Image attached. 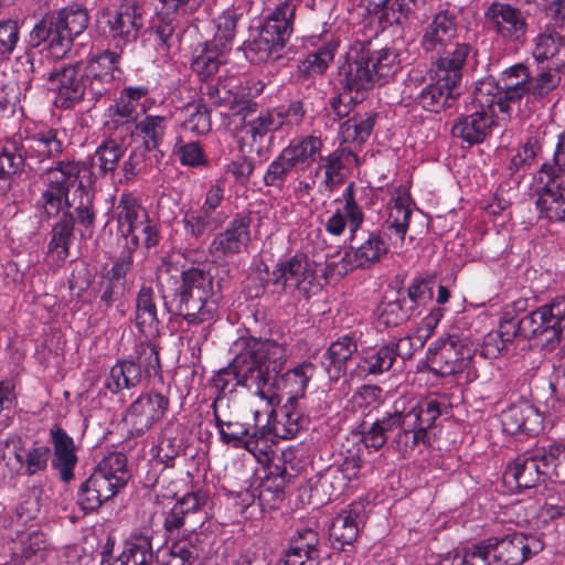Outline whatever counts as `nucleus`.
<instances>
[{
    "label": "nucleus",
    "mask_w": 565,
    "mask_h": 565,
    "mask_svg": "<svg viewBox=\"0 0 565 565\" xmlns=\"http://www.w3.org/2000/svg\"><path fill=\"white\" fill-rule=\"evenodd\" d=\"M287 348L275 340L260 339L258 395L265 398L268 394L281 392L287 395L286 402L298 403L305 395L309 381L316 373V365L305 361L281 373L287 362Z\"/></svg>",
    "instance_id": "f257e3e1"
},
{
    "label": "nucleus",
    "mask_w": 565,
    "mask_h": 565,
    "mask_svg": "<svg viewBox=\"0 0 565 565\" xmlns=\"http://www.w3.org/2000/svg\"><path fill=\"white\" fill-rule=\"evenodd\" d=\"M172 295L174 315L182 317L189 324L199 326L211 322L217 310V298L211 277L203 268L190 267L181 271Z\"/></svg>",
    "instance_id": "f03ea898"
},
{
    "label": "nucleus",
    "mask_w": 565,
    "mask_h": 565,
    "mask_svg": "<svg viewBox=\"0 0 565 565\" xmlns=\"http://www.w3.org/2000/svg\"><path fill=\"white\" fill-rule=\"evenodd\" d=\"M300 0H284L265 19L257 34L245 43L244 53L253 64H262L279 57L294 32L296 11Z\"/></svg>",
    "instance_id": "7ed1b4c3"
},
{
    "label": "nucleus",
    "mask_w": 565,
    "mask_h": 565,
    "mask_svg": "<svg viewBox=\"0 0 565 565\" xmlns=\"http://www.w3.org/2000/svg\"><path fill=\"white\" fill-rule=\"evenodd\" d=\"M499 94L495 81L491 77L477 82L471 103V113L456 119L451 128L455 138L468 147L482 143L492 135L497 126V103Z\"/></svg>",
    "instance_id": "20e7f679"
},
{
    "label": "nucleus",
    "mask_w": 565,
    "mask_h": 565,
    "mask_svg": "<svg viewBox=\"0 0 565 565\" xmlns=\"http://www.w3.org/2000/svg\"><path fill=\"white\" fill-rule=\"evenodd\" d=\"M130 479L127 457L111 452L94 469L77 492V504L85 512L96 511L104 502L114 498Z\"/></svg>",
    "instance_id": "39448f33"
},
{
    "label": "nucleus",
    "mask_w": 565,
    "mask_h": 565,
    "mask_svg": "<svg viewBox=\"0 0 565 565\" xmlns=\"http://www.w3.org/2000/svg\"><path fill=\"white\" fill-rule=\"evenodd\" d=\"M96 23L115 49L122 51L126 44L137 40L143 26V11L136 0H122L118 6L99 9Z\"/></svg>",
    "instance_id": "423d86ee"
},
{
    "label": "nucleus",
    "mask_w": 565,
    "mask_h": 565,
    "mask_svg": "<svg viewBox=\"0 0 565 565\" xmlns=\"http://www.w3.org/2000/svg\"><path fill=\"white\" fill-rule=\"evenodd\" d=\"M242 350L235 355L231 364L222 369L213 379L214 386L220 393H232L237 386H244L258 394L259 374V350L260 339H242Z\"/></svg>",
    "instance_id": "0eeeda50"
},
{
    "label": "nucleus",
    "mask_w": 565,
    "mask_h": 565,
    "mask_svg": "<svg viewBox=\"0 0 565 565\" xmlns=\"http://www.w3.org/2000/svg\"><path fill=\"white\" fill-rule=\"evenodd\" d=\"M367 60V43L355 41L345 54V62L339 67V85L344 94L350 95L353 106L362 103L379 85Z\"/></svg>",
    "instance_id": "6e6552de"
},
{
    "label": "nucleus",
    "mask_w": 565,
    "mask_h": 565,
    "mask_svg": "<svg viewBox=\"0 0 565 565\" xmlns=\"http://www.w3.org/2000/svg\"><path fill=\"white\" fill-rule=\"evenodd\" d=\"M556 168L541 166L533 175L536 210L540 218L550 222L565 221V179L556 178Z\"/></svg>",
    "instance_id": "1a4fd4ad"
},
{
    "label": "nucleus",
    "mask_w": 565,
    "mask_h": 565,
    "mask_svg": "<svg viewBox=\"0 0 565 565\" xmlns=\"http://www.w3.org/2000/svg\"><path fill=\"white\" fill-rule=\"evenodd\" d=\"M475 353L476 350L458 335H447L429 345L427 360L435 366L438 374L449 376L463 372L471 363Z\"/></svg>",
    "instance_id": "9d476101"
},
{
    "label": "nucleus",
    "mask_w": 565,
    "mask_h": 565,
    "mask_svg": "<svg viewBox=\"0 0 565 565\" xmlns=\"http://www.w3.org/2000/svg\"><path fill=\"white\" fill-rule=\"evenodd\" d=\"M270 282L291 297H308L315 281V271L303 254H297L277 264L270 274Z\"/></svg>",
    "instance_id": "9b49d317"
},
{
    "label": "nucleus",
    "mask_w": 565,
    "mask_h": 565,
    "mask_svg": "<svg viewBox=\"0 0 565 565\" xmlns=\"http://www.w3.org/2000/svg\"><path fill=\"white\" fill-rule=\"evenodd\" d=\"M561 339L565 340V301L556 299L532 310V347L552 350Z\"/></svg>",
    "instance_id": "f8f14e48"
},
{
    "label": "nucleus",
    "mask_w": 565,
    "mask_h": 565,
    "mask_svg": "<svg viewBox=\"0 0 565 565\" xmlns=\"http://www.w3.org/2000/svg\"><path fill=\"white\" fill-rule=\"evenodd\" d=\"M170 406L167 394L151 390L140 394L125 411L124 420L135 436H142L160 422Z\"/></svg>",
    "instance_id": "ddd939ff"
},
{
    "label": "nucleus",
    "mask_w": 565,
    "mask_h": 565,
    "mask_svg": "<svg viewBox=\"0 0 565 565\" xmlns=\"http://www.w3.org/2000/svg\"><path fill=\"white\" fill-rule=\"evenodd\" d=\"M503 86L495 82L500 100L497 103V107L500 113L512 114L524 116V109L521 108L524 99V106L526 107L530 102V71L524 64H516L503 73L502 77Z\"/></svg>",
    "instance_id": "4468645a"
},
{
    "label": "nucleus",
    "mask_w": 565,
    "mask_h": 565,
    "mask_svg": "<svg viewBox=\"0 0 565 565\" xmlns=\"http://www.w3.org/2000/svg\"><path fill=\"white\" fill-rule=\"evenodd\" d=\"M503 86L495 82L500 100L497 103V107L500 113L512 114L524 116V109L521 108L524 99V106L526 107L530 102V71L524 64H516L503 73L502 77Z\"/></svg>",
    "instance_id": "2eb2a0df"
},
{
    "label": "nucleus",
    "mask_w": 565,
    "mask_h": 565,
    "mask_svg": "<svg viewBox=\"0 0 565 565\" xmlns=\"http://www.w3.org/2000/svg\"><path fill=\"white\" fill-rule=\"evenodd\" d=\"M47 81L54 86V105L61 109H72L85 98V76L82 62L56 68L49 73Z\"/></svg>",
    "instance_id": "dca6fc26"
},
{
    "label": "nucleus",
    "mask_w": 565,
    "mask_h": 565,
    "mask_svg": "<svg viewBox=\"0 0 565 565\" xmlns=\"http://www.w3.org/2000/svg\"><path fill=\"white\" fill-rule=\"evenodd\" d=\"M483 19L488 30L503 40L518 41L527 31L526 17L510 3L492 2L484 10Z\"/></svg>",
    "instance_id": "f3484780"
},
{
    "label": "nucleus",
    "mask_w": 565,
    "mask_h": 565,
    "mask_svg": "<svg viewBox=\"0 0 565 565\" xmlns=\"http://www.w3.org/2000/svg\"><path fill=\"white\" fill-rule=\"evenodd\" d=\"M249 214H236L226 228L217 233L209 246V253L215 259H224L241 254L250 242Z\"/></svg>",
    "instance_id": "a211bd4d"
},
{
    "label": "nucleus",
    "mask_w": 565,
    "mask_h": 565,
    "mask_svg": "<svg viewBox=\"0 0 565 565\" xmlns=\"http://www.w3.org/2000/svg\"><path fill=\"white\" fill-rule=\"evenodd\" d=\"M388 253L386 234L375 230L367 232L355 246L344 252L342 262L351 269H370L379 264Z\"/></svg>",
    "instance_id": "6ab92c4d"
},
{
    "label": "nucleus",
    "mask_w": 565,
    "mask_h": 565,
    "mask_svg": "<svg viewBox=\"0 0 565 565\" xmlns=\"http://www.w3.org/2000/svg\"><path fill=\"white\" fill-rule=\"evenodd\" d=\"M472 46L467 42L454 41L443 49L434 51L437 54L431 63L430 74H437L447 81L461 84L463 68L472 53Z\"/></svg>",
    "instance_id": "aec40b11"
},
{
    "label": "nucleus",
    "mask_w": 565,
    "mask_h": 565,
    "mask_svg": "<svg viewBox=\"0 0 565 565\" xmlns=\"http://www.w3.org/2000/svg\"><path fill=\"white\" fill-rule=\"evenodd\" d=\"M148 216L138 200L131 193H122L115 206L117 230L124 238L125 249L136 250L139 247L138 224Z\"/></svg>",
    "instance_id": "412c9836"
},
{
    "label": "nucleus",
    "mask_w": 565,
    "mask_h": 565,
    "mask_svg": "<svg viewBox=\"0 0 565 565\" xmlns=\"http://www.w3.org/2000/svg\"><path fill=\"white\" fill-rule=\"evenodd\" d=\"M458 35V14L455 10H440L423 30L420 47L426 53L456 41Z\"/></svg>",
    "instance_id": "4be33fe9"
},
{
    "label": "nucleus",
    "mask_w": 565,
    "mask_h": 565,
    "mask_svg": "<svg viewBox=\"0 0 565 565\" xmlns=\"http://www.w3.org/2000/svg\"><path fill=\"white\" fill-rule=\"evenodd\" d=\"M125 150L124 143L115 138L105 139L96 148L94 154L83 161L87 171L85 179L88 185L95 184L99 178H105L108 173L113 174L124 157Z\"/></svg>",
    "instance_id": "5701e85b"
},
{
    "label": "nucleus",
    "mask_w": 565,
    "mask_h": 565,
    "mask_svg": "<svg viewBox=\"0 0 565 565\" xmlns=\"http://www.w3.org/2000/svg\"><path fill=\"white\" fill-rule=\"evenodd\" d=\"M344 205L342 210H337L326 222V231L333 235L343 234L347 225L350 230V239L356 238V233L364 222V213L355 199V185L350 183L343 191Z\"/></svg>",
    "instance_id": "b1692460"
},
{
    "label": "nucleus",
    "mask_w": 565,
    "mask_h": 565,
    "mask_svg": "<svg viewBox=\"0 0 565 565\" xmlns=\"http://www.w3.org/2000/svg\"><path fill=\"white\" fill-rule=\"evenodd\" d=\"M431 83L425 86L415 102L425 110L440 113L450 108L460 95L461 84L447 81L437 74H430Z\"/></svg>",
    "instance_id": "393cba45"
},
{
    "label": "nucleus",
    "mask_w": 565,
    "mask_h": 565,
    "mask_svg": "<svg viewBox=\"0 0 565 565\" xmlns=\"http://www.w3.org/2000/svg\"><path fill=\"white\" fill-rule=\"evenodd\" d=\"M365 520V504L362 501H354L333 519L330 537L341 547L351 545L356 541Z\"/></svg>",
    "instance_id": "a878e982"
},
{
    "label": "nucleus",
    "mask_w": 565,
    "mask_h": 565,
    "mask_svg": "<svg viewBox=\"0 0 565 565\" xmlns=\"http://www.w3.org/2000/svg\"><path fill=\"white\" fill-rule=\"evenodd\" d=\"M50 438L53 446V459L51 466L60 472L64 482L74 479V468L78 461L74 439L58 425L50 429Z\"/></svg>",
    "instance_id": "bb28decb"
},
{
    "label": "nucleus",
    "mask_w": 565,
    "mask_h": 565,
    "mask_svg": "<svg viewBox=\"0 0 565 565\" xmlns=\"http://www.w3.org/2000/svg\"><path fill=\"white\" fill-rule=\"evenodd\" d=\"M85 174L87 171L83 161L60 160L54 166L46 167L40 178L45 186L70 195V190L75 184L78 186L81 181L87 184Z\"/></svg>",
    "instance_id": "cd10ccee"
},
{
    "label": "nucleus",
    "mask_w": 565,
    "mask_h": 565,
    "mask_svg": "<svg viewBox=\"0 0 565 565\" xmlns=\"http://www.w3.org/2000/svg\"><path fill=\"white\" fill-rule=\"evenodd\" d=\"M278 116L271 108L262 110L256 117L245 122V132L250 139V148L257 156H266L274 142V132L281 130Z\"/></svg>",
    "instance_id": "c85d7f7f"
},
{
    "label": "nucleus",
    "mask_w": 565,
    "mask_h": 565,
    "mask_svg": "<svg viewBox=\"0 0 565 565\" xmlns=\"http://www.w3.org/2000/svg\"><path fill=\"white\" fill-rule=\"evenodd\" d=\"M92 185L79 182L67 210L63 213L71 214L73 226L77 224L82 236L90 237L94 233L96 221V209L94 204V194L90 193Z\"/></svg>",
    "instance_id": "c756f323"
},
{
    "label": "nucleus",
    "mask_w": 565,
    "mask_h": 565,
    "mask_svg": "<svg viewBox=\"0 0 565 565\" xmlns=\"http://www.w3.org/2000/svg\"><path fill=\"white\" fill-rule=\"evenodd\" d=\"M22 150L32 164H41L63 152V141L56 129H44L28 135L22 142Z\"/></svg>",
    "instance_id": "7c9ffc66"
},
{
    "label": "nucleus",
    "mask_w": 565,
    "mask_h": 565,
    "mask_svg": "<svg viewBox=\"0 0 565 565\" xmlns=\"http://www.w3.org/2000/svg\"><path fill=\"white\" fill-rule=\"evenodd\" d=\"M135 324L145 337L159 334L161 321L157 306V295L151 286H141L136 296Z\"/></svg>",
    "instance_id": "2f4dec72"
},
{
    "label": "nucleus",
    "mask_w": 565,
    "mask_h": 565,
    "mask_svg": "<svg viewBox=\"0 0 565 565\" xmlns=\"http://www.w3.org/2000/svg\"><path fill=\"white\" fill-rule=\"evenodd\" d=\"M488 545L495 565H521L527 557L526 536L522 533L508 534L504 537H490Z\"/></svg>",
    "instance_id": "473e14b6"
},
{
    "label": "nucleus",
    "mask_w": 565,
    "mask_h": 565,
    "mask_svg": "<svg viewBox=\"0 0 565 565\" xmlns=\"http://www.w3.org/2000/svg\"><path fill=\"white\" fill-rule=\"evenodd\" d=\"M74 228L73 220L68 213H62L58 221L52 227L46 258L56 268H60L70 256Z\"/></svg>",
    "instance_id": "72a5a7b5"
},
{
    "label": "nucleus",
    "mask_w": 565,
    "mask_h": 565,
    "mask_svg": "<svg viewBox=\"0 0 565 565\" xmlns=\"http://www.w3.org/2000/svg\"><path fill=\"white\" fill-rule=\"evenodd\" d=\"M36 167L15 142L3 147L0 152V189L7 191L11 186V179L22 173L35 172Z\"/></svg>",
    "instance_id": "f704fd0d"
},
{
    "label": "nucleus",
    "mask_w": 565,
    "mask_h": 565,
    "mask_svg": "<svg viewBox=\"0 0 565 565\" xmlns=\"http://www.w3.org/2000/svg\"><path fill=\"white\" fill-rule=\"evenodd\" d=\"M358 351L354 338L345 334L332 342L322 355V365L332 380H338L345 373L347 362Z\"/></svg>",
    "instance_id": "c9c22d12"
},
{
    "label": "nucleus",
    "mask_w": 565,
    "mask_h": 565,
    "mask_svg": "<svg viewBox=\"0 0 565 565\" xmlns=\"http://www.w3.org/2000/svg\"><path fill=\"white\" fill-rule=\"evenodd\" d=\"M322 149V140L313 135L299 136L289 141L280 151L295 168L308 167L317 160Z\"/></svg>",
    "instance_id": "e433bc0d"
},
{
    "label": "nucleus",
    "mask_w": 565,
    "mask_h": 565,
    "mask_svg": "<svg viewBox=\"0 0 565 565\" xmlns=\"http://www.w3.org/2000/svg\"><path fill=\"white\" fill-rule=\"evenodd\" d=\"M143 379L142 371L134 360L117 361L105 379L104 386L111 394H119L124 390L137 387Z\"/></svg>",
    "instance_id": "4c0bfd02"
},
{
    "label": "nucleus",
    "mask_w": 565,
    "mask_h": 565,
    "mask_svg": "<svg viewBox=\"0 0 565 565\" xmlns=\"http://www.w3.org/2000/svg\"><path fill=\"white\" fill-rule=\"evenodd\" d=\"M352 164H359L358 156L350 149L338 148L328 156H320V168H323V184L327 190L332 191L337 183L342 182V170L349 169Z\"/></svg>",
    "instance_id": "58836bf2"
},
{
    "label": "nucleus",
    "mask_w": 565,
    "mask_h": 565,
    "mask_svg": "<svg viewBox=\"0 0 565 565\" xmlns=\"http://www.w3.org/2000/svg\"><path fill=\"white\" fill-rule=\"evenodd\" d=\"M51 550L46 535L32 531L21 539L20 553H13L10 565H41Z\"/></svg>",
    "instance_id": "ea45409f"
},
{
    "label": "nucleus",
    "mask_w": 565,
    "mask_h": 565,
    "mask_svg": "<svg viewBox=\"0 0 565 565\" xmlns=\"http://www.w3.org/2000/svg\"><path fill=\"white\" fill-rule=\"evenodd\" d=\"M388 215L383 224L387 231H394L396 237L403 242L408 231L412 215L411 198L406 192H398L387 205Z\"/></svg>",
    "instance_id": "a19ab883"
},
{
    "label": "nucleus",
    "mask_w": 565,
    "mask_h": 565,
    "mask_svg": "<svg viewBox=\"0 0 565 565\" xmlns=\"http://www.w3.org/2000/svg\"><path fill=\"white\" fill-rule=\"evenodd\" d=\"M170 118L160 115H147L136 125L135 135L142 140L146 151L159 150L167 132Z\"/></svg>",
    "instance_id": "79ce46f5"
},
{
    "label": "nucleus",
    "mask_w": 565,
    "mask_h": 565,
    "mask_svg": "<svg viewBox=\"0 0 565 565\" xmlns=\"http://www.w3.org/2000/svg\"><path fill=\"white\" fill-rule=\"evenodd\" d=\"M367 43V55L371 71L375 75L379 85H383L398 70L401 61L394 49L372 50L371 42Z\"/></svg>",
    "instance_id": "37998d69"
},
{
    "label": "nucleus",
    "mask_w": 565,
    "mask_h": 565,
    "mask_svg": "<svg viewBox=\"0 0 565 565\" xmlns=\"http://www.w3.org/2000/svg\"><path fill=\"white\" fill-rule=\"evenodd\" d=\"M285 469L275 466L274 470L262 481L258 499L264 508L276 509L282 502L285 488L289 482Z\"/></svg>",
    "instance_id": "c03bdc74"
},
{
    "label": "nucleus",
    "mask_w": 565,
    "mask_h": 565,
    "mask_svg": "<svg viewBox=\"0 0 565 565\" xmlns=\"http://www.w3.org/2000/svg\"><path fill=\"white\" fill-rule=\"evenodd\" d=\"M395 363V352L387 342L365 351L359 367L365 375L377 376L392 370Z\"/></svg>",
    "instance_id": "a18cd8bd"
},
{
    "label": "nucleus",
    "mask_w": 565,
    "mask_h": 565,
    "mask_svg": "<svg viewBox=\"0 0 565 565\" xmlns=\"http://www.w3.org/2000/svg\"><path fill=\"white\" fill-rule=\"evenodd\" d=\"M225 49L217 43L206 42L201 50H196L191 62V68L202 79H206L218 71L224 63Z\"/></svg>",
    "instance_id": "49530a36"
},
{
    "label": "nucleus",
    "mask_w": 565,
    "mask_h": 565,
    "mask_svg": "<svg viewBox=\"0 0 565 565\" xmlns=\"http://www.w3.org/2000/svg\"><path fill=\"white\" fill-rule=\"evenodd\" d=\"M121 52L104 50L97 54H93L86 62L83 64L84 72L93 76H103L110 81H115L119 75L122 74L120 68L121 61Z\"/></svg>",
    "instance_id": "de8ad7c7"
},
{
    "label": "nucleus",
    "mask_w": 565,
    "mask_h": 565,
    "mask_svg": "<svg viewBox=\"0 0 565 565\" xmlns=\"http://www.w3.org/2000/svg\"><path fill=\"white\" fill-rule=\"evenodd\" d=\"M307 423L298 403L286 402L280 408V419L274 425V435L284 439L295 438Z\"/></svg>",
    "instance_id": "09e8293b"
},
{
    "label": "nucleus",
    "mask_w": 565,
    "mask_h": 565,
    "mask_svg": "<svg viewBox=\"0 0 565 565\" xmlns=\"http://www.w3.org/2000/svg\"><path fill=\"white\" fill-rule=\"evenodd\" d=\"M56 24L66 32L72 41L81 35L88 26L89 14L85 7L73 3L52 14Z\"/></svg>",
    "instance_id": "8fccbe9b"
},
{
    "label": "nucleus",
    "mask_w": 565,
    "mask_h": 565,
    "mask_svg": "<svg viewBox=\"0 0 565 565\" xmlns=\"http://www.w3.org/2000/svg\"><path fill=\"white\" fill-rule=\"evenodd\" d=\"M217 215H210L202 210H192L184 213L182 225L188 237L199 241L204 235L212 233L222 224Z\"/></svg>",
    "instance_id": "3c124183"
},
{
    "label": "nucleus",
    "mask_w": 565,
    "mask_h": 565,
    "mask_svg": "<svg viewBox=\"0 0 565 565\" xmlns=\"http://www.w3.org/2000/svg\"><path fill=\"white\" fill-rule=\"evenodd\" d=\"M51 456L52 449L45 445H33L29 449L15 447L14 450V458L24 469L26 476L45 471Z\"/></svg>",
    "instance_id": "603ef678"
},
{
    "label": "nucleus",
    "mask_w": 565,
    "mask_h": 565,
    "mask_svg": "<svg viewBox=\"0 0 565 565\" xmlns=\"http://www.w3.org/2000/svg\"><path fill=\"white\" fill-rule=\"evenodd\" d=\"M377 115L375 113L355 114L340 125L343 141L363 143L370 137Z\"/></svg>",
    "instance_id": "864d4df0"
},
{
    "label": "nucleus",
    "mask_w": 565,
    "mask_h": 565,
    "mask_svg": "<svg viewBox=\"0 0 565 565\" xmlns=\"http://www.w3.org/2000/svg\"><path fill=\"white\" fill-rule=\"evenodd\" d=\"M185 117L182 121V129L194 136H204L212 129L211 113L202 102L188 105L184 109Z\"/></svg>",
    "instance_id": "5fc2aeb1"
},
{
    "label": "nucleus",
    "mask_w": 565,
    "mask_h": 565,
    "mask_svg": "<svg viewBox=\"0 0 565 565\" xmlns=\"http://www.w3.org/2000/svg\"><path fill=\"white\" fill-rule=\"evenodd\" d=\"M148 94L145 86L126 87L120 92L119 97L115 100L107 111H111L119 117H125L134 122H138V102Z\"/></svg>",
    "instance_id": "6e6d98bb"
},
{
    "label": "nucleus",
    "mask_w": 565,
    "mask_h": 565,
    "mask_svg": "<svg viewBox=\"0 0 565 565\" xmlns=\"http://www.w3.org/2000/svg\"><path fill=\"white\" fill-rule=\"evenodd\" d=\"M338 46L337 42L331 41L309 53L299 65V71L305 76L322 75L333 62Z\"/></svg>",
    "instance_id": "4d7b16f0"
},
{
    "label": "nucleus",
    "mask_w": 565,
    "mask_h": 565,
    "mask_svg": "<svg viewBox=\"0 0 565 565\" xmlns=\"http://www.w3.org/2000/svg\"><path fill=\"white\" fill-rule=\"evenodd\" d=\"M561 82V73L555 62L536 65V74L532 76V96L545 97Z\"/></svg>",
    "instance_id": "13d9d810"
},
{
    "label": "nucleus",
    "mask_w": 565,
    "mask_h": 565,
    "mask_svg": "<svg viewBox=\"0 0 565 565\" xmlns=\"http://www.w3.org/2000/svg\"><path fill=\"white\" fill-rule=\"evenodd\" d=\"M134 363L139 365L142 375L150 377L160 373L161 364L159 349L151 341H141L136 345Z\"/></svg>",
    "instance_id": "bf43d9fd"
},
{
    "label": "nucleus",
    "mask_w": 565,
    "mask_h": 565,
    "mask_svg": "<svg viewBox=\"0 0 565 565\" xmlns=\"http://www.w3.org/2000/svg\"><path fill=\"white\" fill-rule=\"evenodd\" d=\"M253 425L249 423H241L237 420H228L227 428L221 429V440L223 444L231 445L235 448H244L247 451L256 449L250 434Z\"/></svg>",
    "instance_id": "052dcab7"
},
{
    "label": "nucleus",
    "mask_w": 565,
    "mask_h": 565,
    "mask_svg": "<svg viewBox=\"0 0 565 565\" xmlns=\"http://www.w3.org/2000/svg\"><path fill=\"white\" fill-rule=\"evenodd\" d=\"M414 316H417L414 309L402 297H398L383 305L379 321L385 327H396Z\"/></svg>",
    "instance_id": "680f3d73"
},
{
    "label": "nucleus",
    "mask_w": 565,
    "mask_h": 565,
    "mask_svg": "<svg viewBox=\"0 0 565 565\" xmlns=\"http://www.w3.org/2000/svg\"><path fill=\"white\" fill-rule=\"evenodd\" d=\"M433 285L434 282L429 279L415 278L407 287V295H399L416 315H419L420 309L433 299Z\"/></svg>",
    "instance_id": "e2e57ef3"
},
{
    "label": "nucleus",
    "mask_w": 565,
    "mask_h": 565,
    "mask_svg": "<svg viewBox=\"0 0 565 565\" xmlns=\"http://www.w3.org/2000/svg\"><path fill=\"white\" fill-rule=\"evenodd\" d=\"M565 45V38L557 32H548L540 35L536 41L535 50L532 52L536 64H546L553 62L552 58Z\"/></svg>",
    "instance_id": "0e129e2a"
},
{
    "label": "nucleus",
    "mask_w": 565,
    "mask_h": 565,
    "mask_svg": "<svg viewBox=\"0 0 565 565\" xmlns=\"http://www.w3.org/2000/svg\"><path fill=\"white\" fill-rule=\"evenodd\" d=\"M427 3V0H391L387 28L402 25L408 19L415 17Z\"/></svg>",
    "instance_id": "69168bd1"
},
{
    "label": "nucleus",
    "mask_w": 565,
    "mask_h": 565,
    "mask_svg": "<svg viewBox=\"0 0 565 565\" xmlns=\"http://www.w3.org/2000/svg\"><path fill=\"white\" fill-rule=\"evenodd\" d=\"M239 14L235 9L224 11L216 21V32L211 41L217 43L218 46L228 50L230 43L233 41L236 32V24Z\"/></svg>",
    "instance_id": "338daca9"
},
{
    "label": "nucleus",
    "mask_w": 565,
    "mask_h": 565,
    "mask_svg": "<svg viewBox=\"0 0 565 565\" xmlns=\"http://www.w3.org/2000/svg\"><path fill=\"white\" fill-rule=\"evenodd\" d=\"M199 546V540L183 539L174 542L169 565H193L201 555Z\"/></svg>",
    "instance_id": "774afa93"
}]
</instances>
